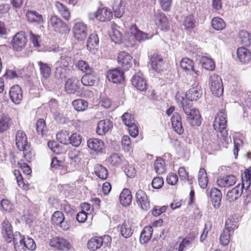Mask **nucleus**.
<instances>
[{
  "label": "nucleus",
  "mask_w": 251,
  "mask_h": 251,
  "mask_svg": "<svg viewBox=\"0 0 251 251\" xmlns=\"http://www.w3.org/2000/svg\"><path fill=\"white\" fill-rule=\"evenodd\" d=\"M226 115L224 110H220L215 118L213 127L215 130L221 133L223 140L228 143L231 141V139L228 136V132L226 129Z\"/></svg>",
  "instance_id": "f257e3e1"
},
{
  "label": "nucleus",
  "mask_w": 251,
  "mask_h": 251,
  "mask_svg": "<svg viewBox=\"0 0 251 251\" xmlns=\"http://www.w3.org/2000/svg\"><path fill=\"white\" fill-rule=\"evenodd\" d=\"M14 245L16 251L34 250L36 248V244L32 239L25 238L19 232H16Z\"/></svg>",
  "instance_id": "f03ea898"
},
{
  "label": "nucleus",
  "mask_w": 251,
  "mask_h": 251,
  "mask_svg": "<svg viewBox=\"0 0 251 251\" xmlns=\"http://www.w3.org/2000/svg\"><path fill=\"white\" fill-rule=\"evenodd\" d=\"M54 77L58 81L62 82L63 80L70 75V70L69 63L62 57L55 64Z\"/></svg>",
  "instance_id": "7ed1b4c3"
},
{
  "label": "nucleus",
  "mask_w": 251,
  "mask_h": 251,
  "mask_svg": "<svg viewBox=\"0 0 251 251\" xmlns=\"http://www.w3.org/2000/svg\"><path fill=\"white\" fill-rule=\"evenodd\" d=\"M111 238L110 236L105 235L103 236L94 237L88 242V248L92 251H96L101 246L109 247L111 245Z\"/></svg>",
  "instance_id": "20e7f679"
},
{
  "label": "nucleus",
  "mask_w": 251,
  "mask_h": 251,
  "mask_svg": "<svg viewBox=\"0 0 251 251\" xmlns=\"http://www.w3.org/2000/svg\"><path fill=\"white\" fill-rule=\"evenodd\" d=\"M210 90L213 95L219 97L224 92L222 80L217 75H213L209 79Z\"/></svg>",
  "instance_id": "39448f33"
},
{
  "label": "nucleus",
  "mask_w": 251,
  "mask_h": 251,
  "mask_svg": "<svg viewBox=\"0 0 251 251\" xmlns=\"http://www.w3.org/2000/svg\"><path fill=\"white\" fill-rule=\"evenodd\" d=\"M49 25L56 32L63 34L66 33L69 31L67 24L56 15H53L50 17Z\"/></svg>",
  "instance_id": "423d86ee"
},
{
  "label": "nucleus",
  "mask_w": 251,
  "mask_h": 251,
  "mask_svg": "<svg viewBox=\"0 0 251 251\" xmlns=\"http://www.w3.org/2000/svg\"><path fill=\"white\" fill-rule=\"evenodd\" d=\"M183 111L186 115L187 121L192 126H199L201 125V116L198 110L184 107Z\"/></svg>",
  "instance_id": "0eeeda50"
},
{
  "label": "nucleus",
  "mask_w": 251,
  "mask_h": 251,
  "mask_svg": "<svg viewBox=\"0 0 251 251\" xmlns=\"http://www.w3.org/2000/svg\"><path fill=\"white\" fill-rule=\"evenodd\" d=\"M183 111L186 115L187 121L192 126H199L201 125V116L198 110L184 107Z\"/></svg>",
  "instance_id": "6e6552de"
},
{
  "label": "nucleus",
  "mask_w": 251,
  "mask_h": 251,
  "mask_svg": "<svg viewBox=\"0 0 251 251\" xmlns=\"http://www.w3.org/2000/svg\"><path fill=\"white\" fill-rule=\"evenodd\" d=\"M27 39L24 32H19L15 34L12 40V47L14 50L22 51L25 47Z\"/></svg>",
  "instance_id": "1a4fd4ad"
},
{
  "label": "nucleus",
  "mask_w": 251,
  "mask_h": 251,
  "mask_svg": "<svg viewBox=\"0 0 251 251\" xmlns=\"http://www.w3.org/2000/svg\"><path fill=\"white\" fill-rule=\"evenodd\" d=\"M51 223L64 230H68L70 228L67 221H65L63 213L60 211H56L53 213L51 217Z\"/></svg>",
  "instance_id": "9d476101"
},
{
  "label": "nucleus",
  "mask_w": 251,
  "mask_h": 251,
  "mask_svg": "<svg viewBox=\"0 0 251 251\" xmlns=\"http://www.w3.org/2000/svg\"><path fill=\"white\" fill-rule=\"evenodd\" d=\"M74 37L78 40L82 41L87 36V25L82 22H77L75 24L73 28Z\"/></svg>",
  "instance_id": "9b49d317"
},
{
  "label": "nucleus",
  "mask_w": 251,
  "mask_h": 251,
  "mask_svg": "<svg viewBox=\"0 0 251 251\" xmlns=\"http://www.w3.org/2000/svg\"><path fill=\"white\" fill-rule=\"evenodd\" d=\"M150 64L153 70L160 72L164 69V62L162 57L157 52H154L150 55Z\"/></svg>",
  "instance_id": "f8f14e48"
},
{
  "label": "nucleus",
  "mask_w": 251,
  "mask_h": 251,
  "mask_svg": "<svg viewBox=\"0 0 251 251\" xmlns=\"http://www.w3.org/2000/svg\"><path fill=\"white\" fill-rule=\"evenodd\" d=\"M136 201L137 204L141 208L147 211L150 207V204L146 193L142 190H138L136 193Z\"/></svg>",
  "instance_id": "ddd939ff"
},
{
  "label": "nucleus",
  "mask_w": 251,
  "mask_h": 251,
  "mask_svg": "<svg viewBox=\"0 0 251 251\" xmlns=\"http://www.w3.org/2000/svg\"><path fill=\"white\" fill-rule=\"evenodd\" d=\"M2 234L5 241L7 243H10L12 241L14 243L16 232L13 234L12 226L7 220H4L2 223Z\"/></svg>",
  "instance_id": "4468645a"
},
{
  "label": "nucleus",
  "mask_w": 251,
  "mask_h": 251,
  "mask_svg": "<svg viewBox=\"0 0 251 251\" xmlns=\"http://www.w3.org/2000/svg\"><path fill=\"white\" fill-rule=\"evenodd\" d=\"M79 86V79L75 76H72L66 81L65 89L68 94H74L78 91Z\"/></svg>",
  "instance_id": "2eb2a0df"
},
{
  "label": "nucleus",
  "mask_w": 251,
  "mask_h": 251,
  "mask_svg": "<svg viewBox=\"0 0 251 251\" xmlns=\"http://www.w3.org/2000/svg\"><path fill=\"white\" fill-rule=\"evenodd\" d=\"M236 182V177L233 175H228L219 177L217 184L221 188H228L234 185Z\"/></svg>",
  "instance_id": "dca6fc26"
},
{
  "label": "nucleus",
  "mask_w": 251,
  "mask_h": 251,
  "mask_svg": "<svg viewBox=\"0 0 251 251\" xmlns=\"http://www.w3.org/2000/svg\"><path fill=\"white\" fill-rule=\"evenodd\" d=\"M131 82L132 85L137 89L144 91L147 90V85L143 75L140 72L135 74L132 78Z\"/></svg>",
  "instance_id": "f3484780"
},
{
  "label": "nucleus",
  "mask_w": 251,
  "mask_h": 251,
  "mask_svg": "<svg viewBox=\"0 0 251 251\" xmlns=\"http://www.w3.org/2000/svg\"><path fill=\"white\" fill-rule=\"evenodd\" d=\"M108 79L114 83H121L124 81V72L117 68L107 73Z\"/></svg>",
  "instance_id": "a211bd4d"
},
{
  "label": "nucleus",
  "mask_w": 251,
  "mask_h": 251,
  "mask_svg": "<svg viewBox=\"0 0 251 251\" xmlns=\"http://www.w3.org/2000/svg\"><path fill=\"white\" fill-rule=\"evenodd\" d=\"M132 57L128 53L124 51H120L118 55V62L123 68L128 70L132 66Z\"/></svg>",
  "instance_id": "6ab92c4d"
},
{
  "label": "nucleus",
  "mask_w": 251,
  "mask_h": 251,
  "mask_svg": "<svg viewBox=\"0 0 251 251\" xmlns=\"http://www.w3.org/2000/svg\"><path fill=\"white\" fill-rule=\"evenodd\" d=\"M87 146L96 153L102 152L104 148L103 142L98 138H91L87 141Z\"/></svg>",
  "instance_id": "aec40b11"
},
{
  "label": "nucleus",
  "mask_w": 251,
  "mask_h": 251,
  "mask_svg": "<svg viewBox=\"0 0 251 251\" xmlns=\"http://www.w3.org/2000/svg\"><path fill=\"white\" fill-rule=\"evenodd\" d=\"M9 96L11 100L15 104H19L23 98V93L21 87L15 85L12 86L9 90Z\"/></svg>",
  "instance_id": "412c9836"
},
{
  "label": "nucleus",
  "mask_w": 251,
  "mask_h": 251,
  "mask_svg": "<svg viewBox=\"0 0 251 251\" xmlns=\"http://www.w3.org/2000/svg\"><path fill=\"white\" fill-rule=\"evenodd\" d=\"M50 244L51 247L63 251L69 250L70 246L69 243L66 239L58 237L51 239Z\"/></svg>",
  "instance_id": "4be33fe9"
},
{
  "label": "nucleus",
  "mask_w": 251,
  "mask_h": 251,
  "mask_svg": "<svg viewBox=\"0 0 251 251\" xmlns=\"http://www.w3.org/2000/svg\"><path fill=\"white\" fill-rule=\"evenodd\" d=\"M16 145L20 150L30 145L27 142V138L25 133L22 130H18L15 137Z\"/></svg>",
  "instance_id": "5701e85b"
},
{
  "label": "nucleus",
  "mask_w": 251,
  "mask_h": 251,
  "mask_svg": "<svg viewBox=\"0 0 251 251\" xmlns=\"http://www.w3.org/2000/svg\"><path fill=\"white\" fill-rule=\"evenodd\" d=\"M171 123L173 128L178 134H181L184 132L181 122V118L179 114L175 113L171 117Z\"/></svg>",
  "instance_id": "b1692460"
},
{
  "label": "nucleus",
  "mask_w": 251,
  "mask_h": 251,
  "mask_svg": "<svg viewBox=\"0 0 251 251\" xmlns=\"http://www.w3.org/2000/svg\"><path fill=\"white\" fill-rule=\"evenodd\" d=\"M210 196L214 207L216 209L219 208L221 204L222 198L221 191L216 188H212L210 190Z\"/></svg>",
  "instance_id": "393cba45"
},
{
  "label": "nucleus",
  "mask_w": 251,
  "mask_h": 251,
  "mask_svg": "<svg viewBox=\"0 0 251 251\" xmlns=\"http://www.w3.org/2000/svg\"><path fill=\"white\" fill-rule=\"evenodd\" d=\"M112 126V123L109 120H102L98 124L96 132L99 135H102L107 132Z\"/></svg>",
  "instance_id": "a878e982"
},
{
  "label": "nucleus",
  "mask_w": 251,
  "mask_h": 251,
  "mask_svg": "<svg viewBox=\"0 0 251 251\" xmlns=\"http://www.w3.org/2000/svg\"><path fill=\"white\" fill-rule=\"evenodd\" d=\"M28 22L39 25L44 22L43 16L34 10H28L25 14Z\"/></svg>",
  "instance_id": "bb28decb"
},
{
  "label": "nucleus",
  "mask_w": 251,
  "mask_h": 251,
  "mask_svg": "<svg viewBox=\"0 0 251 251\" xmlns=\"http://www.w3.org/2000/svg\"><path fill=\"white\" fill-rule=\"evenodd\" d=\"M202 94V90L199 85L190 88L186 93V98L191 101L197 100Z\"/></svg>",
  "instance_id": "cd10ccee"
},
{
  "label": "nucleus",
  "mask_w": 251,
  "mask_h": 251,
  "mask_svg": "<svg viewBox=\"0 0 251 251\" xmlns=\"http://www.w3.org/2000/svg\"><path fill=\"white\" fill-rule=\"evenodd\" d=\"M237 57L242 63H249L251 61V52L246 48L240 47L237 50Z\"/></svg>",
  "instance_id": "c85d7f7f"
},
{
  "label": "nucleus",
  "mask_w": 251,
  "mask_h": 251,
  "mask_svg": "<svg viewBox=\"0 0 251 251\" xmlns=\"http://www.w3.org/2000/svg\"><path fill=\"white\" fill-rule=\"evenodd\" d=\"M112 13L106 7L99 8L97 10L98 20L104 22L110 20L112 17Z\"/></svg>",
  "instance_id": "c756f323"
},
{
  "label": "nucleus",
  "mask_w": 251,
  "mask_h": 251,
  "mask_svg": "<svg viewBox=\"0 0 251 251\" xmlns=\"http://www.w3.org/2000/svg\"><path fill=\"white\" fill-rule=\"evenodd\" d=\"M243 193V190L240 187V184H239L232 190L227 192L226 194L227 200L229 201H234L237 200Z\"/></svg>",
  "instance_id": "7c9ffc66"
},
{
  "label": "nucleus",
  "mask_w": 251,
  "mask_h": 251,
  "mask_svg": "<svg viewBox=\"0 0 251 251\" xmlns=\"http://www.w3.org/2000/svg\"><path fill=\"white\" fill-rule=\"evenodd\" d=\"M120 203L124 206L129 205L132 201V195L128 189H124L121 193L119 197Z\"/></svg>",
  "instance_id": "2f4dec72"
},
{
  "label": "nucleus",
  "mask_w": 251,
  "mask_h": 251,
  "mask_svg": "<svg viewBox=\"0 0 251 251\" xmlns=\"http://www.w3.org/2000/svg\"><path fill=\"white\" fill-rule=\"evenodd\" d=\"M239 221V217L238 216L236 215H232L226 220L225 229H227L231 232V231L238 227Z\"/></svg>",
  "instance_id": "473e14b6"
},
{
  "label": "nucleus",
  "mask_w": 251,
  "mask_h": 251,
  "mask_svg": "<svg viewBox=\"0 0 251 251\" xmlns=\"http://www.w3.org/2000/svg\"><path fill=\"white\" fill-rule=\"evenodd\" d=\"M99 43L98 35L95 33H92L87 40V48L90 51H94L98 48Z\"/></svg>",
  "instance_id": "72a5a7b5"
},
{
  "label": "nucleus",
  "mask_w": 251,
  "mask_h": 251,
  "mask_svg": "<svg viewBox=\"0 0 251 251\" xmlns=\"http://www.w3.org/2000/svg\"><path fill=\"white\" fill-rule=\"evenodd\" d=\"M153 232L152 227L151 226H146L142 231L140 241L142 244L147 243L151 238Z\"/></svg>",
  "instance_id": "f704fd0d"
},
{
  "label": "nucleus",
  "mask_w": 251,
  "mask_h": 251,
  "mask_svg": "<svg viewBox=\"0 0 251 251\" xmlns=\"http://www.w3.org/2000/svg\"><path fill=\"white\" fill-rule=\"evenodd\" d=\"M119 228L121 235L126 238L130 237L133 232L132 226L128 222H125L120 226H119Z\"/></svg>",
  "instance_id": "c9c22d12"
},
{
  "label": "nucleus",
  "mask_w": 251,
  "mask_h": 251,
  "mask_svg": "<svg viewBox=\"0 0 251 251\" xmlns=\"http://www.w3.org/2000/svg\"><path fill=\"white\" fill-rule=\"evenodd\" d=\"M37 64L39 67L40 74L43 77L45 78H49L51 74V65L41 61H38Z\"/></svg>",
  "instance_id": "e433bc0d"
},
{
  "label": "nucleus",
  "mask_w": 251,
  "mask_h": 251,
  "mask_svg": "<svg viewBox=\"0 0 251 251\" xmlns=\"http://www.w3.org/2000/svg\"><path fill=\"white\" fill-rule=\"evenodd\" d=\"M194 238V236H189L185 238L179 244L178 248H176V250H177V251H185L191 248Z\"/></svg>",
  "instance_id": "4c0bfd02"
},
{
  "label": "nucleus",
  "mask_w": 251,
  "mask_h": 251,
  "mask_svg": "<svg viewBox=\"0 0 251 251\" xmlns=\"http://www.w3.org/2000/svg\"><path fill=\"white\" fill-rule=\"evenodd\" d=\"M55 7L58 13L66 20L70 19V13L68 7L64 4L59 1H56L55 4Z\"/></svg>",
  "instance_id": "58836bf2"
},
{
  "label": "nucleus",
  "mask_w": 251,
  "mask_h": 251,
  "mask_svg": "<svg viewBox=\"0 0 251 251\" xmlns=\"http://www.w3.org/2000/svg\"><path fill=\"white\" fill-rule=\"evenodd\" d=\"M198 180L200 187L202 189L206 188L208 183V179L206 172L204 168H201L198 174Z\"/></svg>",
  "instance_id": "ea45409f"
},
{
  "label": "nucleus",
  "mask_w": 251,
  "mask_h": 251,
  "mask_svg": "<svg viewBox=\"0 0 251 251\" xmlns=\"http://www.w3.org/2000/svg\"><path fill=\"white\" fill-rule=\"evenodd\" d=\"M202 66L205 69L208 71H213L215 68L214 62L211 58L202 56L200 60Z\"/></svg>",
  "instance_id": "a19ab883"
},
{
  "label": "nucleus",
  "mask_w": 251,
  "mask_h": 251,
  "mask_svg": "<svg viewBox=\"0 0 251 251\" xmlns=\"http://www.w3.org/2000/svg\"><path fill=\"white\" fill-rule=\"evenodd\" d=\"M11 125L10 118L4 114L0 117V132L3 133L9 129Z\"/></svg>",
  "instance_id": "79ce46f5"
},
{
  "label": "nucleus",
  "mask_w": 251,
  "mask_h": 251,
  "mask_svg": "<svg viewBox=\"0 0 251 251\" xmlns=\"http://www.w3.org/2000/svg\"><path fill=\"white\" fill-rule=\"evenodd\" d=\"M95 173L97 176L103 180L108 176V171L106 168L100 164H97L95 167Z\"/></svg>",
  "instance_id": "37998d69"
},
{
  "label": "nucleus",
  "mask_w": 251,
  "mask_h": 251,
  "mask_svg": "<svg viewBox=\"0 0 251 251\" xmlns=\"http://www.w3.org/2000/svg\"><path fill=\"white\" fill-rule=\"evenodd\" d=\"M131 30V34L137 41L140 42L148 39L147 34L139 30L135 25L132 27Z\"/></svg>",
  "instance_id": "c03bdc74"
},
{
  "label": "nucleus",
  "mask_w": 251,
  "mask_h": 251,
  "mask_svg": "<svg viewBox=\"0 0 251 251\" xmlns=\"http://www.w3.org/2000/svg\"><path fill=\"white\" fill-rule=\"evenodd\" d=\"M96 78L91 73H86L82 77L81 81L83 85L91 86L94 85Z\"/></svg>",
  "instance_id": "a18cd8bd"
},
{
  "label": "nucleus",
  "mask_w": 251,
  "mask_h": 251,
  "mask_svg": "<svg viewBox=\"0 0 251 251\" xmlns=\"http://www.w3.org/2000/svg\"><path fill=\"white\" fill-rule=\"evenodd\" d=\"M110 37L113 42L120 44L122 42L123 35L117 28L112 27V31L110 33Z\"/></svg>",
  "instance_id": "49530a36"
},
{
  "label": "nucleus",
  "mask_w": 251,
  "mask_h": 251,
  "mask_svg": "<svg viewBox=\"0 0 251 251\" xmlns=\"http://www.w3.org/2000/svg\"><path fill=\"white\" fill-rule=\"evenodd\" d=\"M154 170L158 174H162L166 171L165 162L161 157L157 158L154 164Z\"/></svg>",
  "instance_id": "de8ad7c7"
},
{
  "label": "nucleus",
  "mask_w": 251,
  "mask_h": 251,
  "mask_svg": "<svg viewBox=\"0 0 251 251\" xmlns=\"http://www.w3.org/2000/svg\"><path fill=\"white\" fill-rule=\"evenodd\" d=\"M239 37L241 43L245 46H248L251 44V35L247 31L241 30L239 32Z\"/></svg>",
  "instance_id": "09e8293b"
},
{
  "label": "nucleus",
  "mask_w": 251,
  "mask_h": 251,
  "mask_svg": "<svg viewBox=\"0 0 251 251\" xmlns=\"http://www.w3.org/2000/svg\"><path fill=\"white\" fill-rule=\"evenodd\" d=\"M72 104L74 108L77 111H84L88 107L87 102L82 99H78L74 100Z\"/></svg>",
  "instance_id": "8fccbe9b"
},
{
  "label": "nucleus",
  "mask_w": 251,
  "mask_h": 251,
  "mask_svg": "<svg viewBox=\"0 0 251 251\" xmlns=\"http://www.w3.org/2000/svg\"><path fill=\"white\" fill-rule=\"evenodd\" d=\"M20 151L23 152L24 160L28 163L31 162L34 157V153L30 146L29 145L25 147L23 149L20 150Z\"/></svg>",
  "instance_id": "3c124183"
},
{
  "label": "nucleus",
  "mask_w": 251,
  "mask_h": 251,
  "mask_svg": "<svg viewBox=\"0 0 251 251\" xmlns=\"http://www.w3.org/2000/svg\"><path fill=\"white\" fill-rule=\"evenodd\" d=\"M180 65L182 69L185 71L194 70L193 61L188 58H183L180 62Z\"/></svg>",
  "instance_id": "603ef678"
},
{
  "label": "nucleus",
  "mask_w": 251,
  "mask_h": 251,
  "mask_svg": "<svg viewBox=\"0 0 251 251\" xmlns=\"http://www.w3.org/2000/svg\"><path fill=\"white\" fill-rule=\"evenodd\" d=\"M176 98L177 102L181 106L183 110H184V107H188V100H189L186 98V93L178 92L176 95Z\"/></svg>",
  "instance_id": "864d4df0"
},
{
  "label": "nucleus",
  "mask_w": 251,
  "mask_h": 251,
  "mask_svg": "<svg viewBox=\"0 0 251 251\" xmlns=\"http://www.w3.org/2000/svg\"><path fill=\"white\" fill-rule=\"evenodd\" d=\"M211 25L213 28L217 30H222L226 26V24L224 20L219 17L214 18L212 20Z\"/></svg>",
  "instance_id": "5fc2aeb1"
},
{
  "label": "nucleus",
  "mask_w": 251,
  "mask_h": 251,
  "mask_svg": "<svg viewBox=\"0 0 251 251\" xmlns=\"http://www.w3.org/2000/svg\"><path fill=\"white\" fill-rule=\"evenodd\" d=\"M56 138L61 143L67 145L69 144V134L68 131H61L56 134Z\"/></svg>",
  "instance_id": "6e6d98bb"
},
{
  "label": "nucleus",
  "mask_w": 251,
  "mask_h": 251,
  "mask_svg": "<svg viewBox=\"0 0 251 251\" xmlns=\"http://www.w3.org/2000/svg\"><path fill=\"white\" fill-rule=\"evenodd\" d=\"M69 144H72L74 147H78L82 141L81 136L76 133L72 134L69 136Z\"/></svg>",
  "instance_id": "4d7b16f0"
},
{
  "label": "nucleus",
  "mask_w": 251,
  "mask_h": 251,
  "mask_svg": "<svg viewBox=\"0 0 251 251\" xmlns=\"http://www.w3.org/2000/svg\"><path fill=\"white\" fill-rule=\"evenodd\" d=\"M78 69L85 73H92L93 69L85 61L79 60L77 64Z\"/></svg>",
  "instance_id": "13d9d810"
},
{
  "label": "nucleus",
  "mask_w": 251,
  "mask_h": 251,
  "mask_svg": "<svg viewBox=\"0 0 251 251\" xmlns=\"http://www.w3.org/2000/svg\"><path fill=\"white\" fill-rule=\"evenodd\" d=\"M230 234L231 231L229 230H228L227 229H224L223 230L220 239V242L222 245L226 246L228 244Z\"/></svg>",
  "instance_id": "bf43d9fd"
},
{
  "label": "nucleus",
  "mask_w": 251,
  "mask_h": 251,
  "mask_svg": "<svg viewBox=\"0 0 251 251\" xmlns=\"http://www.w3.org/2000/svg\"><path fill=\"white\" fill-rule=\"evenodd\" d=\"M80 154L78 151H74L69 153V158L71 160V164L75 166L80 162L81 158Z\"/></svg>",
  "instance_id": "052dcab7"
},
{
  "label": "nucleus",
  "mask_w": 251,
  "mask_h": 251,
  "mask_svg": "<svg viewBox=\"0 0 251 251\" xmlns=\"http://www.w3.org/2000/svg\"><path fill=\"white\" fill-rule=\"evenodd\" d=\"M13 174L17 180V182L19 186L24 189H26L27 186L24 182L20 171L15 170L13 172Z\"/></svg>",
  "instance_id": "680f3d73"
},
{
  "label": "nucleus",
  "mask_w": 251,
  "mask_h": 251,
  "mask_svg": "<svg viewBox=\"0 0 251 251\" xmlns=\"http://www.w3.org/2000/svg\"><path fill=\"white\" fill-rule=\"evenodd\" d=\"M183 25L185 29L187 30L194 28L195 26V21L193 17L192 16L186 17L184 21Z\"/></svg>",
  "instance_id": "e2e57ef3"
},
{
  "label": "nucleus",
  "mask_w": 251,
  "mask_h": 251,
  "mask_svg": "<svg viewBox=\"0 0 251 251\" xmlns=\"http://www.w3.org/2000/svg\"><path fill=\"white\" fill-rule=\"evenodd\" d=\"M36 130L39 134L43 135L47 130L46 123L43 119H39L36 123Z\"/></svg>",
  "instance_id": "0e129e2a"
},
{
  "label": "nucleus",
  "mask_w": 251,
  "mask_h": 251,
  "mask_svg": "<svg viewBox=\"0 0 251 251\" xmlns=\"http://www.w3.org/2000/svg\"><path fill=\"white\" fill-rule=\"evenodd\" d=\"M122 157L117 153H113L109 158L108 161L113 166H118L122 163Z\"/></svg>",
  "instance_id": "69168bd1"
},
{
  "label": "nucleus",
  "mask_w": 251,
  "mask_h": 251,
  "mask_svg": "<svg viewBox=\"0 0 251 251\" xmlns=\"http://www.w3.org/2000/svg\"><path fill=\"white\" fill-rule=\"evenodd\" d=\"M159 22L162 30L167 31L170 29V25L168 19L164 15H160Z\"/></svg>",
  "instance_id": "338daca9"
},
{
  "label": "nucleus",
  "mask_w": 251,
  "mask_h": 251,
  "mask_svg": "<svg viewBox=\"0 0 251 251\" xmlns=\"http://www.w3.org/2000/svg\"><path fill=\"white\" fill-rule=\"evenodd\" d=\"M0 205L2 208L6 212H10L14 208L13 204L8 200L3 199L1 201Z\"/></svg>",
  "instance_id": "774afa93"
}]
</instances>
